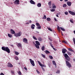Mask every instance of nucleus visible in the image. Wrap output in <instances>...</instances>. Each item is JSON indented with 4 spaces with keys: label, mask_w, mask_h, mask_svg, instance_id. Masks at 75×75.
<instances>
[{
    "label": "nucleus",
    "mask_w": 75,
    "mask_h": 75,
    "mask_svg": "<svg viewBox=\"0 0 75 75\" xmlns=\"http://www.w3.org/2000/svg\"><path fill=\"white\" fill-rule=\"evenodd\" d=\"M1 49L3 51L7 52L8 53H10V50L8 47H1Z\"/></svg>",
    "instance_id": "obj_1"
},
{
    "label": "nucleus",
    "mask_w": 75,
    "mask_h": 75,
    "mask_svg": "<svg viewBox=\"0 0 75 75\" xmlns=\"http://www.w3.org/2000/svg\"><path fill=\"white\" fill-rule=\"evenodd\" d=\"M21 32H19V33H15L14 35L16 37H20L21 36Z\"/></svg>",
    "instance_id": "obj_2"
},
{
    "label": "nucleus",
    "mask_w": 75,
    "mask_h": 75,
    "mask_svg": "<svg viewBox=\"0 0 75 75\" xmlns=\"http://www.w3.org/2000/svg\"><path fill=\"white\" fill-rule=\"evenodd\" d=\"M65 62L67 66L69 67H71V66H72V65H71V64L69 63V62L67 61V60H66Z\"/></svg>",
    "instance_id": "obj_3"
},
{
    "label": "nucleus",
    "mask_w": 75,
    "mask_h": 75,
    "mask_svg": "<svg viewBox=\"0 0 75 75\" xmlns=\"http://www.w3.org/2000/svg\"><path fill=\"white\" fill-rule=\"evenodd\" d=\"M30 64H31V65L33 67H34V66H35V64L34 63V61L33 60L31 59H30Z\"/></svg>",
    "instance_id": "obj_4"
},
{
    "label": "nucleus",
    "mask_w": 75,
    "mask_h": 75,
    "mask_svg": "<svg viewBox=\"0 0 75 75\" xmlns=\"http://www.w3.org/2000/svg\"><path fill=\"white\" fill-rule=\"evenodd\" d=\"M14 3L15 4H20V1L19 0H16Z\"/></svg>",
    "instance_id": "obj_5"
},
{
    "label": "nucleus",
    "mask_w": 75,
    "mask_h": 75,
    "mask_svg": "<svg viewBox=\"0 0 75 75\" xmlns=\"http://www.w3.org/2000/svg\"><path fill=\"white\" fill-rule=\"evenodd\" d=\"M23 41L24 42H25V44H27V43H28V40H27V38H25L23 39Z\"/></svg>",
    "instance_id": "obj_6"
},
{
    "label": "nucleus",
    "mask_w": 75,
    "mask_h": 75,
    "mask_svg": "<svg viewBox=\"0 0 75 75\" xmlns=\"http://www.w3.org/2000/svg\"><path fill=\"white\" fill-rule=\"evenodd\" d=\"M66 52H67V50L65 48H63L62 49V53L63 54H65Z\"/></svg>",
    "instance_id": "obj_7"
},
{
    "label": "nucleus",
    "mask_w": 75,
    "mask_h": 75,
    "mask_svg": "<svg viewBox=\"0 0 75 75\" xmlns=\"http://www.w3.org/2000/svg\"><path fill=\"white\" fill-rule=\"evenodd\" d=\"M69 13L70 14H71V15H72L73 16H75V13L74 12H72L71 11H69Z\"/></svg>",
    "instance_id": "obj_8"
},
{
    "label": "nucleus",
    "mask_w": 75,
    "mask_h": 75,
    "mask_svg": "<svg viewBox=\"0 0 75 75\" xmlns=\"http://www.w3.org/2000/svg\"><path fill=\"white\" fill-rule=\"evenodd\" d=\"M8 67L9 68H11L13 67V66L10 63H8Z\"/></svg>",
    "instance_id": "obj_9"
},
{
    "label": "nucleus",
    "mask_w": 75,
    "mask_h": 75,
    "mask_svg": "<svg viewBox=\"0 0 75 75\" xmlns=\"http://www.w3.org/2000/svg\"><path fill=\"white\" fill-rule=\"evenodd\" d=\"M30 2L31 4H35V3L33 0H30Z\"/></svg>",
    "instance_id": "obj_10"
},
{
    "label": "nucleus",
    "mask_w": 75,
    "mask_h": 75,
    "mask_svg": "<svg viewBox=\"0 0 75 75\" xmlns=\"http://www.w3.org/2000/svg\"><path fill=\"white\" fill-rule=\"evenodd\" d=\"M11 33L12 34H15V31L11 29Z\"/></svg>",
    "instance_id": "obj_11"
},
{
    "label": "nucleus",
    "mask_w": 75,
    "mask_h": 75,
    "mask_svg": "<svg viewBox=\"0 0 75 75\" xmlns=\"http://www.w3.org/2000/svg\"><path fill=\"white\" fill-rule=\"evenodd\" d=\"M67 5L68 6H71V4H72V3L68 1L67 2Z\"/></svg>",
    "instance_id": "obj_12"
},
{
    "label": "nucleus",
    "mask_w": 75,
    "mask_h": 75,
    "mask_svg": "<svg viewBox=\"0 0 75 75\" xmlns=\"http://www.w3.org/2000/svg\"><path fill=\"white\" fill-rule=\"evenodd\" d=\"M65 59L67 60V61H69L71 60V58L69 56Z\"/></svg>",
    "instance_id": "obj_13"
},
{
    "label": "nucleus",
    "mask_w": 75,
    "mask_h": 75,
    "mask_svg": "<svg viewBox=\"0 0 75 75\" xmlns=\"http://www.w3.org/2000/svg\"><path fill=\"white\" fill-rule=\"evenodd\" d=\"M64 57H65V59L67 58H68V57H69V56H68V54H67V53H66L65 54H64Z\"/></svg>",
    "instance_id": "obj_14"
},
{
    "label": "nucleus",
    "mask_w": 75,
    "mask_h": 75,
    "mask_svg": "<svg viewBox=\"0 0 75 75\" xmlns=\"http://www.w3.org/2000/svg\"><path fill=\"white\" fill-rule=\"evenodd\" d=\"M17 45L18 47H21H21H22V45H21V43H18Z\"/></svg>",
    "instance_id": "obj_15"
},
{
    "label": "nucleus",
    "mask_w": 75,
    "mask_h": 75,
    "mask_svg": "<svg viewBox=\"0 0 75 75\" xmlns=\"http://www.w3.org/2000/svg\"><path fill=\"white\" fill-rule=\"evenodd\" d=\"M37 6L38 7H41V3H38Z\"/></svg>",
    "instance_id": "obj_16"
},
{
    "label": "nucleus",
    "mask_w": 75,
    "mask_h": 75,
    "mask_svg": "<svg viewBox=\"0 0 75 75\" xmlns=\"http://www.w3.org/2000/svg\"><path fill=\"white\" fill-rule=\"evenodd\" d=\"M35 43L37 45H40V42H38V41H36Z\"/></svg>",
    "instance_id": "obj_17"
},
{
    "label": "nucleus",
    "mask_w": 75,
    "mask_h": 75,
    "mask_svg": "<svg viewBox=\"0 0 75 75\" xmlns=\"http://www.w3.org/2000/svg\"><path fill=\"white\" fill-rule=\"evenodd\" d=\"M35 27V25H34V24H32L31 26V28H32V29H34L35 27Z\"/></svg>",
    "instance_id": "obj_18"
},
{
    "label": "nucleus",
    "mask_w": 75,
    "mask_h": 75,
    "mask_svg": "<svg viewBox=\"0 0 75 75\" xmlns=\"http://www.w3.org/2000/svg\"><path fill=\"white\" fill-rule=\"evenodd\" d=\"M52 63L53 64V65H55V66H57V64H56V63H55V62L54 61H52Z\"/></svg>",
    "instance_id": "obj_19"
},
{
    "label": "nucleus",
    "mask_w": 75,
    "mask_h": 75,
    "mask_svg": "<svg viewBox=\"0 0 75 75\" xmlns=\"http://www.w3.org/2000/svg\"><path fill=\"white\" fill-rule=\"evenodd\" d=\"M44 49H45V46L43 45L41 48V50L42 51H44Z\"/></svg>",
    "instance_id": "obj_20"
},
{
    "label": "nucleus",
    "mask_w": 75,
    "mask_h": 75,
    "mask_svg": "<svg viewBox=\"0 0 75 75\" xmlns=\"http://www.w3.org/2000/svg\"><path fill=\"white\" fill-rule=\"evenodd\" d=\"M35 47L37 48H38V49H39L40 48V47H39V45H37V44H35Z\"/></svg>",
    "instance_id": "obj_21"
},
{
    "label": "nucleus",
    "mask_w": 75,
    "mask_h": 75,
    "mask_svg": "<svg viewBox=\"0 0 75 75\" xmlns=\"http://www.w3.org/2000/svg\"><path fill=\"white\" fill-rule=\"evenodd\" d=\"M60 28L61 29V30H62V31H65V30L64 28H63L61 27H60Z\"/></svg>",
    "instance_id": "obj_22"
},
{
    "label": "nucleus",
    "mask_w": 75,
    "mask_h": 75,
    "mask_svg": "<svg viewBox=\"0 0 75 75\" xmlns=\"http://www.w3.org/2000/svg\"><path fill=\"white\" fill-rule=\"evenodd\" d=\"M37 27H37V28H38V29H41V26L40 25Z\"/></svg>",
    "instance_id": "obj_23"
},
{
    "label": "nucleus",
    "mask_w": 75,
    "mask_h": 75,
    "mask_svg": "<svg viewBox=\"0 0 75 75\" xmlns=\"http://www.w3.org/2000/svg\"><path fill=\"white\" fill-rule=\"evenodd\" d=\"M47 20L48 21H51V18H47Z\"/></svg>",
    "instance_id": "obj_24"
},
{
    "label": "nucleus",
    "mask_w": 75,
    "mask_h": 75,
    "mask_svg": "<svg viewBox=\"0 0 75 75\" xmlns=\"http://www.w3.org/2000/svg\"><path fill=\"white\" fill-rule=\"evenodd\" d=\"M68 50L70 51H71V52H74V50H72V49H71V48H69Z\"/></svg>",
    "instance_id": "obj_25"
},
{
    "label": "nucleus",
    "mask_w": 75,
    "mask_h": 75,
    "mask_svg": "<svg viewBox=\"0 0 75 75\" xmlns=\"http://www.w3.org/2000/svg\"><path fill=\"white\" fill-rule=\"evenodd\" d=\"M38 40L39 41H42V39L40 37H39L38 38Z\"/></svg>",
    "instance_id": "obj_26"
},
{
    "label": "nucleus",
    "mask_w": 75,
    "mask_h": 75,
    "mask_svg": "<svg viewBox=\"0 0 75 75\" xmlns=\"http://www.w3.org/2000/svg\"><path fill=\"white\" fill-rule=\"evenodd\" d=\"M8 37H9V38H11V37H12V35H11L10 34H8Z\"/></svg>",
    "instance_id": "obj_27"
},
{
    "label": "nucleus",
    "mask_w": 75,
    "mask_h": 75,
    "mask_svg": "<svg viewBox=\"0 0 75 75\" xmlns=\"http://www.w3.org/2000/svg\"><path fill=\"white\" fill-rule=\"evenodd\" d=\"M45 52L46 54H49V53H50V52H49V51H48L47 50H45Z\"/></svg>",
    "instance_id": "obj_28"
},
{
    "label": "nucleus",
    "mask_w": 75,
    "mask_h": 75,
    "mask_svg": "<svg viewBox=\"0 0 75 75\" xmlns=\"http://www.w3.org/2000/svg\"><path fill=\"white\" fill-rule=\"evenodd\" d=\"M36 25L37 26V27H38V26H39V25H40V24H39V23H36Z\"/></svg>",
    "instance_id": "obj_29"
},
{
    "label": "nucleus",
    "mask_w": 75,
    "mask_h": 75,
    "mask_svg": "<svg viewBox=\"0 0 75 75\" xmlns=\"http://www.w3.org/2000/svg\"><path fill=\"white\" fill-rule=\"evenodd\" d=\"M46 18H47V17L46 16L44 15L42 19H46Z\"/></svg>",
    "instance_id": "obj_30"
},
{
    "label": "nucleus",
    "mask_w": 75,
    "mask_h": 75,
    "mask_svg": "<svg viewBox=\"0 0 75 75\" xmlns=\"http://www.w3.org/2000/svg\"><path fill=\"white\" fill-rule=\"evenodd\" d=\"M67 54H68L69 55H72V53H71L69 52H67Z\"/></svg>",
    "instance_id": "obj_31"
},
{
    "label": "nucleus",
    "mask_w": 75,
    "mask_h": 75,
    "mask_svg": "<svg viewBox=\"0 0 75 75\" xmlns=\"http://www.w3.org/2000/svg\"><path fill=\"white\" fill-rule=\"evenodd\" d=\"M15 54L16 55H18L19 54V52H15Z\"/></svg>",
    "instance_id": "obj_32"
},
{
    "label": "nucleus",
    "mask_w": 75,
    "mask_h": 75,
    "mask_svg": "<svg viewBox=\"0 0 75 75\" xmlns=\"http://www.w3.org/2000/svg\"><path fill=\"white\" fill-rule=\"evenodd\" d=\"M57 29L59 32H61V30H60V28L58 27Z\"/></svg>",
    "instance_id": "obj_33"
},
{
    "label": "nucleus",
    "mask_w": 75,
    "mask_h": 75,
    "mask_svg": "<svg viewBox=\"0 0 75 75\" xmlns=\"http://www.w3.org/2000/svg\"><path fill=\"white\" fill-rule=\"evenodd\" d=\"M49 57L50 58V59H53V57H52V56H51V55H49Z\"/></svg>",
    "instance_id": "obj_34"
},
{
    "label": "nucleus",
    "mask_w": 75,
    "mask_h": 75,
    "mask_svg": "<svg viewBox=\"0 0 75 75\" xmlns=\"http://www.w3.org/2000/svg\"><path fill=\"white\" fill-rule=\"evenodd\" d=\"M55 11V9H53L51 10V11L52 12H54Z\"/></svg>",
    "instance_id": "obj_35"
},
{
    "label": "nucleus",
    "mask_w": 75,
    "mask_h": 75,
    "mask_svg": "<svg viewBox=\"0 0 75 75\" xmlns=\"http://www.w3.org/2000/svg\"><path fill=\"white\" fill-rule=\"evenodd\" d=\"M33 38L34 40H37V38L36 37H34V36H33Z\"/></svg>",
    "instance_id": "obj_36"
},
{
    "label": "nucleus",
    "mask_w": 75,
    "mask_h": 75,
    "mask_svg": "<svg viewBox=\"0 0 75 75\" xmlns=\"http://www.w3.org/2000/svg\"><path fill=\"white\" fill-rule=\"evenodd\" d=\"M63 7H67V4H64L63 5Z\"/></svg>",
    "instance_id": "obj_37"
},
{
    "label": "nucleus",
    "mask_w": 75,
    "mask_h": 75,
    "mask_svg": "<svg viewBox=\"0 0 75 75\" xmlns=\"http://www.w3.org/2000/svg\"><path fill=\"white\" fill-rule=\"evenodd\" d=\"M42 56L43 57V58H45V55L43 54H41Z\"/></svg>",
    "instance_id": "obj_38"
},
{
    "label": "nucleus",
    "mask_w": 75,
    "mask_h": 75,
    "mask_svg": "<svg viewBox=\"0 0 75 75\" xmlns=\"http://www.w3.org/2000/svg\"><path fill=\"white\" fill-rule=\"evenodd\" d=\"M48 4L49 6H51V1H50L48 3Z\"/></svg>",
    "instance_id": "obj_39"
},
{
    "label": "nucleus",
    "mask_w": 75,
    "mask_h": 75,
    "mask_svg": "<svg viewBox=\"0 0 75 75\" xmlns=\"http://www.w3.org/2000/svg\"><path fill=\"white\" fill-rule=\"evenodd\" d=\"M15 58L16 60H18V57L16 56L15 57Z\"/></svg>",
    "instance_id": "obj_40"
},
{
    "label": "nucleus",
    "mask_w": 75,
    "mask_h": 75,
    "mask_svg": "<svg viewBox=\"0 0 75 75\" xmlns=\"http://www.w3.org/2000/svg\"><path fill=\"white\" fill-rule=\"evenodd\" d=\"M57 7H56V6H55V5H54L53 6H52V8H56Z\"/></svg>",
    "instance_id": "obj_41"
},
{
    "label": "nucleus",
    "mask_w": 75,
    "mask_h": 75,
    "mask_svg": "<svg viewBox=\"0 0 75 75\" xmlns=\"http://www.w3.org/2000/svg\"><path fill=\"white\" fill-rule=\"evenodd\" d=\"M62 42H64V43H65V44H67V41L63 40L62 41Z\"/></svg>",
    "instance_id": "obj_42"
},
{
    "label": "nucleus",
    "mask_w": 75,
    "mask_h": 75,
    "mask_svg": "<svg viewBox=\"0 0 75 75\" xmlns=\"http://www.w3.org/2000/svg\"><path fill=\"white\" fill-rule=\"evenodd\" d=\"M48 30L50 31H52V29H51L50 28H48Z\"/></svg>",
    "instance_id": "obj_43"
},
{
    "label": "nucleus",
    "mask_w": 75,
    "mask_h": 75,
    "mask_svg": "<svg viewBox=\"0 0 75 75\" xmlns=\"http://www.w3.org/2000/svg\"><path fill=\"white\" fill-rule=\"evenodd\" d=\"M18 74L19 75H21V72L20 71H19L18 72Z\"/></svg>",
    "instance_id": "obj_44"
},
{
    "label": "nucleus",
    "mask_w": 75,
    "mask_h": 75,
    "mask_svg": "<svg viewBox=\"0 0 75 75\" xmlns=\"http://www.w3.org/2000/svg\"><path fill=\"white\" fill-rule=\"evenodd\" d=\"M39 65L40 66V67H44V65L42 64L41 63H40V64Z\"/></svg>",
    "instance_id": "obj_45"
},
{
    "label": "nucleus",
    "mask_w": 75,
    "mask_h": 75,
    "mask_svg": "<svg viewBox=\"0 0 75 75\" xmlns=\"http://www.w3.org/2000/svg\"><path fill=\"white\" fill-rule=\"evenodd\" d=\"M56 74H59V71L58 70L56 72Z\"/></svg>",
    "instance_id": "obj_46"
},
{
    "label": "nucleus",
    "mask_w": 75,
    "mask_h": 75,
    "mask_svg": "<svg viewBox=\"0 0 75 75\" xmlns=\"http://www.w3.org/2000/svg\"><path fill=\"white\" fill-rule=\"evenodd\" d=\"M70 21L71 22V23H74V22L73 21L72 19H70Z\"/></svg>",
    "instance_id": "obj_47"
},
{
    "label": "nucleus",
    "mask_w": 75,
    "mask_h": 75,
    "mask_svg": "<svg viewBox=\"0 0 75 75\" xmlns=\"http://www.w3.org/2000/svg\"><path fill=\"white\" fill-rule=\"evenodd\" d=\"M64 14L65 15H68V12H65Z\"/></svg>",
    "instance_id": "obj_48"
},
{
    "label": "nucleus",
    "mask_w": 75,
    "mask_h": 75,
    "mask_svg": "<svg viewBox=\"0 0 75 75\" xmlns=\"http://www.w3.org/2000/svg\"><path fill=\"white\" fill-rule=\"evenodd\" d=\"M50 45H51V47H52V48H53L54 46H53L52 45V44H51V43H50Z\"/></svg>",
    "instance_id": "obj_49"
},
{
    "label": "nucleus",
    "mask_w": 75,
    "mask_h": 75,
    "mask_svg": "<svg viewBox=\"0 0 75 75\" xmlns=\"http://www.w3.org/2000/svg\"><path fill=\"white\" fill-rule=\"evenodd\" d=\"M37 72V73H38V74H40V72L38 71V70H36Z\"/></svg>",
    "instance_id": "obj_50"
},
{
    "label": "nucleus",
    "mask_w": 75,
    "mask_h": 75,
    "mask_svg": "<svg viewBox=\"0 0 75 75\" xmlns=\"http://www.w3.org/2000/svg\"><path fill=\"white\" fill-rule=\"evenodd\" d=\"M41 68H42V69L43 71H45V69H44V68L42 67Z\"/></svg>",
    "instance_id": "obj_51"
},
{
    "label": "nucleus",
    "mask_w": 75,
    "mask_h": 75,
    "mask_svg": "<svg viewBox=\"0 0 75 75\" xmlns=\"http://www.w3.org/2000/svg\"><path fill=\"white\" fill-rule=\"evenodd\" d=\"M11 73L12 74H14V72L13 71H11Z\"/></svg>",
    "instance_id": "obj_52"
},
{
    "label": "nucleus",
    "mask_w": 75,
    "mask_h": 75,
    "mask_svg": "<svg viewBox=\"0 0 75 75\" xmlns=\"http://www.w3.org/2000/svg\"><path fill=\"white\" fill-rule=\"evenodd\" d=\"M53 49L54 50V51H57V49H56L55 48H53Z\"/></svg>",
    "instance_id": "obj_53"
},
{
    "label": "nucleus",
    "mask_w": 75,
    "mask_h": 75,
    "mask_svg": "<svg viewBox=\"0 0 75 75\" xmlns=\"http://www.w3.org/2000/svg\"><path fill=\"white\" fill-rule=\"evenodd\" d=\"M57 15H60L61 14V13L59 12L58 13H57Z\"/></svg>",
    "instance_id": "obj_54"
},
{
    "label": "nucleus",
    "mask_w": 75,
    "mask_h": 75,
    "mask_svg": "<svg viewBox=\"0 0 75 75\" xmlns=\"http://www.w3.org/2000/svg\"><path fill=\"white\" fill-rule=\"evenodd\" d=\"M37 62H38L39 64H41V62H40V61H38Z\"/></svg>",
    "instance_id": "obj_55"
},
{
    "label": "nucleus",
    "mask_w": 75,
    "mask_h": 75,
    "mask_svg": "<svg viewBox=\"0 0 75 75\" xmlns=\"http://www.w3.org/2000/svg\"><path fill=\"white\" fill-rule=\"evenodd\" d=\"M0 75H4V74L3 73H1L0 74Z\"/></svg>",
    "instance_id": "obj_56"
},
{
    "label": "nucleus",
    "mask_w": 75,
    "mask_h": 75,
    "mask_svg": "<svg viewBox=\"0 0 75 75\" xmlns=\"http://www.w3.org/2000/svg\"><path fill=\"white\" fill-rule=\"evenodd\" d=\"M54 20H55V21H57V19L55 18H54Z\"/></svg>",
    "instance_id": "obj_57"
},
{
    "label": "nucleus",
    "mask_w": 75,
    "mask_h": 75,
    "mask_svg": "<svg viewBox=\"0 0 75 75\" xmlns=\"http://www.w3.org/2000/svg\"><path fill=\"white\" fill-rule=\"evenodd\" d=\"M49 40H50V41H52V40L51 39H50V38H49Z\"/></svg>",
    "instance_id": "obj_58"
},
{
    "label": "nucleus",
    "mask_w": 75,
    "mask_h": 75,
    "mask_svg": "<svg viewBox=\"0 0 75 75\" xmlns=\"http://www.w3.org/2000/svg\"><path fill=\"white\" fill-rule=\"evenodd\" d=\"M30 24L29 23L27 22V23H26V24Z\"/></svg>",
    "instance_id": "obj_59"
},
{
    "label": "nucleus",
    "mask_w": 75,
    "mask_h": 75,
    "mask_svg": "<svg viewBox=\"0 0 75 75\" xmlns=\"http://www.w3.org/2000/svg\"><path fill=\"white\" fill-rule=\"evenodd\" d=\"M65 2H67V1H68V0H64Z\"/></svg>",
    "instance_id": "obj_60"
},
{
    "label": "nucleus",
    "mask_w": 75,
    "mask_h": 75,
    "mask_svg": "<svg viewBox=\"0 0 75 75\" xmlns=\"http://www.w3.org/2000/svg\"><path fill=\"white\" fill-rule=\"evenodd\" d=\"M29 22H30V23H32V22L30 20L29 21Z\"/></svg>",
    "instance_id": "obj_61"
},
{
    "label": "nucleus",
    "mask_w": 75,
    "mask_h": 75,
    "mask_svg": "<svg viewBox=\"0 0 75 75\" xmlns=\"http://www.w3.org/2000/svg\"><path fill=\"white\" fill-rule=\"evenodd\" d=\"M24 69H25V70H27V68L25 67L24 68Z\"/></svg>",
    "instance_id": "obj_62"
},
{
    "label": "nucleus",
    "mask_w": 75,
    "mask_h": 75,
    "mask_svg": "<svg viewBox=\"0 0 75 75\" xmlns=\"http://www.w3.org/2000/svg\"><path fill=\"white\" fill-rule=\"evenodd\" d=\"M73 60L74 61H75V58H74L73 59Z\"/></svg>",
    "instance_id": "obj_63"
},
{
    "label": "nucleus",
    "mask_w": 75,
    "mask_h": 75,
    "mask_svg": "<svg viewBox=\"0 0 75 75\" xmlns=\"http://www.w3.org/2000/svg\"><path fill=\"white\" fill-rule=\"evenodd\" d=\"M74 34H75V30H74Z\"/></svg>",
    "instance_id": "obj_64"
}]
</instances>
